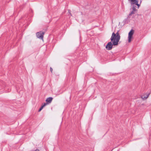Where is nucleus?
<instances>
[{"label":"nucleus","mask_w":151,"mask_h":151,"mask_svg":"<svg viewBox=\"0 0 151 151\" xmlns=\"http://www.w3.org/2000/svg\"><path fill=\"white\" fill-rule=\"evenodd\" d=\"M119 31L115 33L114 32L112 33L110 38L111 42H109L106 46V48L108 50H111L113 47V46H116L118 44L120 39V36L119 33Z\"/></svg>","instance_id":"1"},{"label":"nucleus","mask_w":151,"mask_h":151,"mask_svg":"<svg viewBox=\"0 0 151 151\" xmlns=\"http://www.w3.org/2000/svg\"><path fill=\"white\" fill-rule=\"evenodd\" d=\"M44 33V32L42 31H40L37 32L36 33V35L37 38L39 39L43 40V35Z\"/></svg>","instance_id":"2"},{"label":"nucleus","mask_w":151,"mask_h":151,"mask_svg":"<svg viewBox=\"0 0 151 151\" xmlns=\"http://www.w3.org/2000/svg\"><path fill=\"white\" fill-rule=\"evenodd\" d=\"M134 31L133 29H131L129 32L128 34V42H130L131 41V39L132 38V36L134 34Z\"/></svg>","instance_id":"3"},{"label":"nucleus","mask_w":151,"mask_h":151,"mask_svg":"<svg viewBox=\"0 0 151 151\" xmlns=\"http://www.w3.org/2000/svg\"><path fill=\"white\" fill-rule=\"evenodd\" d=\"M150 93H149L144 94V95L141 96V98L143 99V100H145L146 99L148 98Z\"/></svg>","instance_id":"4"},{"label":"nucleus","mask_w":151,"mask_h":151,"mask_svg":"<svg viewBox=\"0 0 151 151\" xmlns=\"http://www.w3.org/2000/svg\"><path fill=\"white\" fill-rule=\"evenodd\" d=\"M52 99L53 98L52 97H49L46 99V101L47 102V103L48 104L50 103L51 102Z\"/></svg>","instance_id":"5"},{"label":"nucleus","mask_w":151,"mask_h":151,"mask_svg":"<svg viewBox=\"0 0 151 151\" xmlns=\"http://www.w3.org/2000/svg\"><path fill=\"white\" fill-rule=\"evenodd\" d=\"M48 104L46 103H44L42 104V107L43 108L47 104Z\"/></svg>","instance_id":"6"},{"label":"nucleus","mask_w":151,"mask_h":151,"mask_svg":"<svg viewBox=\"0 0 151 151\" xmlns=\"http://www.w3.org/2000/svg\"><path fill=\"white\" fill-rule=\"evenodd\" d=\"M43 108L41 106V107L40 108V109H39V110L38 111L40 112V111H41L43 109Z\"/></svg>","instance_id":"7"},{"label":"nucleus","mask_w":151,"mask_h":151,"mask_svg":"<svg viewBox=\"0 0 151 151\" xmlns=\"http://www.w3.org/2000/svg\"><path fill=\"white\" fill-rule=\"evenodd\" d=\"M70 10H68V12L69 13V14L71 16H72L71 14L70 13Z\"/></svg>","instance_id":"8"},{"label":"nucleus","mask_w":151,"mask_h":151,"mask_svg":"<svg viewBox=\"0 0 151 151\" xmlns=\"http://www.w3.org/2000/svg\"><path fill=\"white\" fill-rule=\"evenodd\" d=\"M52 68L51 67H50V71L52 73Z\"/></svg>","instance_id":"9"},{"label":"nucleus","mask_w":151,"mask_h":151,"mask_svg":"<svg viewBox=\"0 0 151 151\" xmlns=\"http://www.w3.org/2000/svg\"><path fill=\"white\" fill-rule=\"evenodd\" d=\"M34 151H40L39 149H37L35 150Z\"/></svg>","instance_id":"10"}]
</instances>
